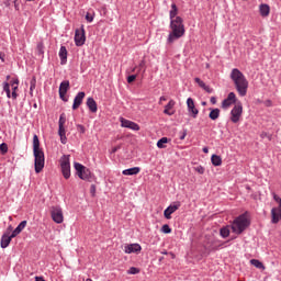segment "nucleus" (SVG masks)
Listing matches in <instances>:
<instances>
[{
	"instance_id": "nucleus-51",
	"label": "nucleus",
	"mask_w": 281,
	"mask_h": 281,
	"mask_svg": "<svg viewBox=\"0 0 281 281\" xmlns=\"http://www.w3.org/2000/svg\"><path fill=\"white\" fill-rule=\"evenodd\" d=\"M61 144H67V135L66 136H59Z\"/></svg>"
},
{
	"instance_id": "nucleus-10",
	"label": "nucleus",
	"mask_w": 281,
	"mask_h": 281,
	"mask_svg": "<svg viewBox=\"0 0 281 281\" xmlns=\"http://www.w3.org/2000/svg\"><path fill=\"white\" fill-rule=\"evenodd\" d=\"M179 207H181V202L176 201V202L171 203V204L164 211V216H165V218H167V221H170V218H172V214H175V212H177V210H179Z\"/></svg>"
},
{
	"instance_id": "nucleus-35",
	"label": "nucleus",
	"mask_w": 281,
	"mask_h": 281,
	"mask_svg": "<svg viewBox=\"0 0 281 281\" xmlns=\"http://www.w3.org/2000/svg\"><path fill=\"white\" fill-rule=\"evenodd\" d=\"M232 104H234L233 101H229V100H227V99H224V100L222 101V109H229V106H232Z\"/></svg>"
},
{
	"instance_id": "nucleus-36",
	"label": "nucleus",
	"mask_w": 281,
	"mask_h": 281,
	"mask_svg": "<svg viewBox=\"0 0 281 281\" xmlns=\"http://www.w3.org/2000/svg\"><path fill=\"white\" fill-rule=\"evenodd\" d=\"M226 99L233 104H236V93L229 92Z\"/></svg>"
},
{
	"instance_id": "nucleus-30",
	"label": "nucleus",
	"mask_w": 281,
	"mask_h": 281,
	"mask_svg": "<svg viewBox=\"0 0 281 281\" xmlns=\"http://www.w3.org/2000/svg\"><path fill=\"white\" fill-rule=\"evenodd\" d=\"M37 54L38 56H44L45 54V44H43V42L37 44Z\"/></svg>"
},
{
	"instance_id": "nucleus-62",
	"label": "nucleus",
	"mask_w": 281,
	"mask_h": 281,
	"mask_svg": "<svg viewBox=\"0 0 281 281\" xmlns=\"http://www.w3.org/2000/svg\"><path fill=\"white\" fill-rule=\"evenodd\" d=\"M14 8H15L16 11H19V10H20L19 3H15V4H14Z\"/></svg>"
},
{
	"instance_id": "nucleus-39",
	"label": "nucleus",
	"mask_w": 281,
	"mask_h": 281,
	"mask_svg": "<svg viewBox=\"0 0 281 281\" xmlns=\"http://www.w3.org/2000/svg\"><path fill=\"white\" fill-rule=\"evenodd\" d=\"M194 170L199 175H205V167H203V166H198V167L194 168Z\"/></svg>"
},
{
	"instance_id": "nucleus-17",
	"label": "nucleus",
	"mask_w": 281,
	"mask_h": 281,
	"mask_svg": "<svg viewBox=\"0 0 281 281\" xmlns=\"http://www.w3.org/2000/svg\"><path fill=\"white\" fill-rule=\"evenodd\" d=\"M139 172H142V168H139V167H132L130 169H124L122 171V175H124V177H133L135 175H139Z\"/></svg>"
},
{
	"instance_id": "nucleus-9",
	"label": "nucleus",
	"mask_w": 281,
	"mask_h": 281,
	"mask_svg": "<svg viewBox=\"0 0 281 281\" xmlns=\"http://www.w3.org/2000/svg\"><path fill=\"white\" fill-rule=\"evenodd\" d=\"M50 216L54 223H57L58 225L65 221V216L63 215V207L60 206H53L50 209Z\"/></svg>"
},
{
	"instance_id": "nucleus-47",
	"label": "nucleus",
	"mask_w": 281,
	"mask_h": 281,
	"mask_svg": "<svg viewBox=\"0 0 281 281\" xmlns=\"http://www.w3.org/2000/svg\"><path fill=\"white\" fill-rule=\"evenodd\" d=\"M77 128H78L79 133L85 134L86 128L83 127V125L78 124Z\"/></svg>"
},
{
	"instance_id": "nucleus-1",
	"label": "nucleus",
	"mask_w": 281,
	"mask_h": 281,
	"mask_svg": "<svg viewBox=\"0 0 281 281\" xmlns=\"http://www.w3.org/2000/svg\"><path fill=\"white\" fill-rule=\"evenodd\" d=\"M231 80H233L235 89L239 95L245 98V95H247V89H249V81L243 71H240L238 68H233L231 71Z\"/></svg>"
},
{
	"instance_id": "nucleus-20",
	"label": "nucleus",
	"mask_w": 281,
	"mask_h": 281,
	"mask_svg": "<svg viewBox=\"0 0 281 281\" xmlns=\"http://www.w3.org/2000/svg\"><path fill=\"white\" fill-rule=\"evenodd\" d=\"M175 104H177V102H175V100H170L169 102H168V104L167 105H165V110H164V113H165V115H175V111H170V110H172V109H175Z\"/></svg>"
},
{
	"instance_id": "nucleus-38",
	"label": "nucleus",
	"mask_w": 281,
	"mask_h": 281,
	"mask_svg": "<svg viewBox=\"0 0 281 281\" xmlns=\"http://www.w3.org/2000/svg\"><path fill=\"white\" fill-rule=\"evenodd\" d=\"M194 82H196V85H199V87H201V89H205V87L207 86V85H205L204 81L201 80V78H199V77H196V78L194 79Z\"/></svg>"
},
{
	"instance_id": "nucleus-33",
	"label": "nucleus",
	"mask_w": 281,
	"mask_h": 281,
	"mask_svg": "<svg viewBox=\"0 0 281 281\" xmlns=\"http://www.w3.org/2000/svg\"><path fill=\"white\" fill-rule=\"evenodd\" d=\"M161 233H162V234H172V228H170V225L165 224V225H162V227H161Z\"/></svg>"
},
{
	"instance_id": "nucleus-21",
	"label": "nucleus",
	"mask_w": 281,
	"mask_h": 281,
	"mask_svg": "<svg viewBox=\"0 0 281 281\" xmlns=\"http://www.w3.org/2000/svg\"><path fill=\"white\" fill-rule=\"evenodd\" d=\"M271 12V8L267 3H261L259 5V13L261 16H269V13Z\"/></svg>"
},
{
	"instance_id": "nucleus-57",
	"label": "nucleus",
	"mask_w": 281,
	"mask_h": 281,
	"mask_svg": "<svg viewBox=\"0 0 281 281\" xmlns=\"http://www.w3.org/2000/svg\"><path fill=\"white\" fill-rule=\"evenodd\" d=\"M203 153H205V154H207V153H210V149L207 148V147H203Z\"/></svg>"
},
{
	"instance_id": "nucleus-11",
	"label": "nucleus",
	"mask_w": 281,
	"mask_h": 281,
	"mask_svg": "<svg viewBox=\"0 0 281 281\" xmlns=\"http://www.w3.org/2000/svg\"><path fill=\"white\" fill-rule=\"evenodd\" d=\"M120 122H121L122 128H130V131H139V124L133 121L121 117Z\"/></svg>"
},
{
	"instance_id": "nucleus-56",
	"label": "nucleus",
	"mask_w": 281,
	"mask_h": 281,
	"mask_svg": "<svg viewBox=\"0 0 281 281\" xmlns=\"http://www.w3.org/2000/svg\"><path fill=\"white\" fill-rule=\"evenodd\" d=\"M12 91H14L16 93V91H19V86H13Z\"/></svg>"
},
{
	"instance_id": "nucleus-28",
	"label": "nucleus",
	"mask_w": 281,
	"mask_h": 281,
	"mask_svg": "<svg viewBox=\"0 0 281 281\" xmlns=\"http://www.w3.org/2000/svg\"><path fill=\"white\" fill-rule=\"evenodd\" d=\"M220 236H222V238H227L229 236V227H222L220 229Z\"/></svg>"
},
{
	"instance_id": "nucleus-64",
	"label": "nucleus",
	"mask_w": 281,
	"mask_h": 281,
	"mask_svg": "<svg viewBox=\"0 0 281 281\" xmlns=\"http://www.w3.org/2000/svg\"><path fill=\"white\" fill-rule=\"evenodd\" d=\"M246 190H251V187H249V186H246Z\"/></svg>"
},
{
	"instance_id": "nucleus-29",
	"label": "nucleus",
	"mask_w": 281,
	"mask_h": 281,
	"mask_svg": "<svg viewBox=\"0 0 281 281\" xmlns=\"http://www.w3.org/2000/svg\"><path fill=\"white\" fill-rule=\"evenodd\" d=\"M168 137H162L157 142L158 148H166V144H168Z\"/></svg>"
},
{
	"instance_id": "nucleus-14",
	"label": "nucleus",
	"mask_w": 281,
	"mask_h": 281,
	"mask_svg": "<svg viewBox=\"0 0 281 281\" xmlns=\"http://www.w3.org/2000/svg\"><path fill=\"white\" fill-rule=\"evenodd\" d=\"M142 246L139 244H128L124 246L125 254H139Z\"/></svg>"
},
{
	"instance_id": "nucleus-34",
	"label": "nucleus",
	"mask_w": 281,
	"mask_h": 281,
	"mask_svg": "<svg viewBox=\"0 0 281 281\" xmlns=\"http://www.w3.org/2000/svg\"><path fill=\"white\" fill-rule=\"evenodd\" d=\"M137 273H139V268L131 267V268L127 270V274H128V276H137Z\"/></svg>"
},
{
	"instance_id": "nucleus-63",
	"label": "nucleus",
	"mask_w": 281,
	"mask_h": 281,
	"mask_svg": "<svg viewBox=\"0 0 281 281\" xmlns=\"http://www.w3.org/2000/svg\"><path fill=\"white\" fill-rule=\"evenodd\" d=\"M261 137H267V133H262V134H261Z\"/></svg>"
},
{
	"instance_id": "nucleus-6",
	"label": "nucleus",
	"mask_w": 281,
	"mask_h": 281,
	"mask_svg": "<svg viewBox=\"0 0 281 281\" xmlns=\"http://www.w3.org/2000/svg\"><path fill=\"white\" fill-rule=\"evenodd\" d=\"M60 168L64 179H70L71 177V164L69 162V155H64L60 158Z\"/></svg>"
},
{
	"instance_id": "nucleus-7",
	"label": "nucleus",
	"mask_w": 281,
	"mask_h": 281,
	"mask_svg": "<svg viewBox=\"0 0 281 281\" xmlns=\"http://www.w3.org/2000/svg\"><path fill=\"white\" fill-rule=\"evenodd\" d=\"M240 117H243V103H237L231 111V122L238 124Z\"/></svg>"
},
{
	"instance_id": "nucleus-31",
	"label": "nucleus",
	"mask_w": 281,
	"mask_h": 281,
	"mask_svg": "<svg viewBox=\"0 0 281 281\" xmlns=\"http://www.w3.org/2000/svg\"><path fill=\"white\" fill-rule=\"evenodd\" d=\"M34 89H36V77H33L30 81V94L34 93Z\"/></svg>"
},
{
	"instance_id": "nucleus-48",
	"label": "nucleus",
	"mask_w": 281,
	"mask_h": 281,
	"mask_svg": "<svg viewBox=\"0 0 281 281\" xmlns=\"http://www.w3.org/2000/svg\"><path fill=\"white\" fill-rule=\"evenodd\" d=\"M204 91H206V93H213L214 89H212L210 86H205Z\"/></svg>"
},
{
	"instance_id": "nucleus-37",
	"label": "nucleus",
	"mask_w": 281,
	"mask_h": 281,
	"mask_svg": "<svg viewBox=\"0 0 281 281\" xmlns=\"http://www.w3.org/2000/svg\"><path fill=\"white\" fill-rule=\"evenodd\" d=\"M0 153L1 155H5L8 153V144L5 143L0 144Z\"/></svg>"
},
{
	"instance_id": "nucleus-3",
	"label": "nucleus",
	"mask_w": 281,
	"mask_h": 281,
	"mask_svg": "<svg viewBox=\"0 0 281 281\" xmlns=\"http://www.w3.org/2000/svg\"><path fill=\"white\" fill-rule=\"evenodd\" d=\"M249 225H251V221L247 218V212H246L240 214L233 221L231 225V229L233 234H237L239 236L240 234H243V232L247 229V227H249Z\"/></svg>"
},
{
	"instance_id": "nucleus-8",
	"label": "nucleus",
	"mask_w": 281,
	"mask_h": 281,
	"mask_svg": "<svg viewBox=\"0 0 281 281\" xmlns=\"http://www.w3.org/2000/svg\"><path fill=\"white\" fill-rule=\"evenodd\" d=\"M87 41V35L85 33V25H81L80 29L75 31V45L77 47H82Z\"/></svg>"
},
{
	"instance_id": "nucleus-32",
	"label": "nucleus",
	"mask_w": 281,
	"mask_h": 281,
	"mask_svg": "<svg viewBox=\"0 0 281 281\" xmlns=\"http://www.w3.org/2000/svg\"><path fill=\"white\" fill-rule=\"evenodd\" d=\"M65 122H67V117L65 116V113H63L59 116L58 127H65Z\"/></svg>"
},
{
	"instance_id": "nucleus-13",
	"label": "nucleus",
	"mask_w": 281,
	"mask_h": 281,
	"mask_svg": "<svg viewBox=\"0 0 281 281\" xmlns=\"http://www.w3.org/2000/svg\"><path fill=\"white\" fill-rule=\"evenodd\" d=\"M86 95L87 94L83 91L76 94L72 103V111H78V109H80V105L82 104Z\"/></svg>"
},
{
	"instance_id": "nucleus-41",
	"label": "nucleus",
	"mask_w": 281,
	"mask_h": 281,
	"mask_svg": "<svg viewBox=\"0 0 281 281\" xmlns=\"http://www.w3.org/2000/svg\"><path fill=\"white\" fill-rule=\"evenodd\" d=\"M93 19H94V14H91V13L86 14V21H88V23H93Z\"/></svg>"
},
{
	"instance_id": "nucleus-18",
	"label": "nucleus",
	"mask_w": 281,
	"mask_h": 281,
	"mask_svg": "<svg viewBox=\"0 0 281 281\" xmlns=\"http://www.w3.org/2000/svg\"><path fill=\"white\" fill-rule=\"evenodd\" d=\"M27 227V221H22L18 227H15V229L11 233V238H16V236H19V234H21V232H23V228Z\"/></svg>"
},
{
	"instance_id": "nucleus-52",
	"label": "nucleus",
	"mask_w": 281,
	"mask_h": 281,
	"mask_svg": "<svg viewBox=\"0 0 281 281\" xmlns=\"http://www.w3.org/2000/svg\"><path fill=\"white\" fill-rule=\"evenodd\" d=\"M11 98H12L13 100H16V98H19V94H18L16 92L12 91Z\"/></svg>"
},
{
	"instance_id": "nucleus-16",
	"label": "nucleus",
	"mask_w": 281,
	"mask_h": 281,
	"mask_svg": "<svg viewBox=\"0 0 281 281\" xmlns=\"http://www.w3.org/2000/svg\"><path fill=\"white\" fill-rule=\"evenodd\" d=\"M86 104L91 113H98V103L93 97H89Z\"/></svg>"
},
{
	"instance_id": "nucleus-12",
	"label": "nucleus",
	"mask_w": 281,
	"mask_h": 281,
	"mask_svg": "<svg viewBox=\"0 0 281 281\" xmlns=\"http://www.w3.org/2000/svg\"><path fill=\"white\" fill-rule=\"evenodd\" d=\"M187 109H188V113H190V115L193 119H196V116L199 115V109H196V106L194 105V99L192 98L187 99Z\"/></svg>"
},
{
	"instance_id": "nucleus-45",
	"label": "nucleus",
	"mask_w": 281,
	"mask_h": 281,
	"mask_svg": "<svg viewBox=\"0 0 281 281\" xmlns=\"http://www.w3.org/2000/svg\"><path fill=\"white\" fill-rule=\"evenodd\" d=\"M187 136H188V130H183L182 132H180L179 139L183 140L186 139Z\"/></svg>"
},
{
	"instance_id": "nucleus-54",
	"label": "nucleus",
	"mask_w": 281,
	"mask_h": 281,
	"mask_svg": "<svg viewBox=\"0 0 281 281\" xmlns=\"http://www.w3.org/2000/svg\"><path fill=\"white\" fill-rule=\"evenodd\" d=\"M210 102L211 104H216V97H211Z\"/></svg>"
},
{
	"instance_id": "nucleus-46",
	"label": "nucleus",
	"mask_w": 281,
	"mask_h": 281,
	"mask_svg": "<svg viewBox=\"0 0 281 281\" xmlns=\"http://www.w3.org/2000/svg\"><path fill=\"white\" fill-rule=\"evenodd\" d=\"M10 85H11V87H16V86H19V78L12 79V80L10 81Z\"/></svg>"
},
{
	"instance_id": "nucleus-44",
	"label": "nucleus",
	"mask_w": 281,
	"mask_h": 281,
	"mask_svg": "<svg viewBox=\"0 0 281 281\" xmlns=\"http://www.w3.org/2000/svg\"><path fill=\"white\" fill-rule=\"evenodd\" d=\"M2 85H3V91L5 93L10 92V83L8 81H4Z\"/></svg>"
},
{
	"instance_id": "nucleus-40",
	"label": "nucleus",
	"mask_w": 281,
	"mask_h": 281,
	"mask_svg": "<svg viewBox=\"0 0 281 281\" xmlns=\"http://www.w3.org/2000/svg\"><path fill=\"white\" fill-rule=\"evenodd\" d=\"M58 135L59 137L67 135V131L65 130V127H58Z\"/></svg>"
},
{
	"instance_id": "nucleus-58",
	"label": "nucleus",
	"mask_w": 281,
	"mask_h": 281,
	"mask_svg": "<svg viewBox=\"0 0 281 281\" xmlns=\"http://www.w3.org/2000/svg\"><path fill=\"white\" fill-rule=\"evenodd\" d=\"M10 232H12V225H10L9 227H8V231L5 232V234H10Z\"/></svg>"
},
{
	"instance_id": "nucleus-2",
	"label": "nucleus",
	"mask_w": 281,
	"mask_h": 281,
	"mask_svg": "<svg viewBox=\"0 0 281 281\" xmlns=\"http://www.w3.org/2000/svg\"><path fill=\"white\" fill-rule=\"evenodd\" d=\"M33 155L35 172L38 175L45 168V153L41 148V140L36 134L33 136Z\"/></svg>"
},
{
	"instance_id": "nucleus-19",
	"label": "nucleus",
	"mask_w": 281,
	"mask_h": 281,
	"mask_svg": "<svg viewBox=\"0 0 281 281\" xmlns=\"http://www.w3.org/2000/svg\"><path fill=\"white\" fill-rule=\"evenodd\" d=\"M67 47L60 46L59 49V58H60V65H67Z\"/></svg>"
},
{
	"instance_id": "nucleus-5",
	"label": "nucleus",
	"mask_w": 281,
	"mask_h": 281,
	"mask_svg": "<svg viewBox=\"0 0 281 281\" xmlns=\"http://www.w3.org/2000/svg\"><path fill=\"white\" fill-rule=\"evenodd\" d=\"M74 168L79 179H81L82 181H91V178L93 177L91 169L87 168L80 162H74Z\"/></svg>"
},
{
	"instance_id": "nucleus-25",
	"label": "nucleus",
	"mask_w": 281,
	"mask_h": 281,
	"mask_svg": "<svg viewBox=\"0 0 281 281\" xmlns=\"http://www.w3.org/2000/svg\"><path fill=\"white\" fill-rule=\"evenodd\" d=\"M211 164H213L214 166H222L223 165V158H221V156L214 154L211 157Z\"/></svg>"
},
{
	"instance_id": "nucleus-55",
	"label": "nucleus",
	"mask_w": 281,
	"mask_h": 281,
	"mask_svg": "<svg viewBox=\"0 0 281 281\" xmlns=\"http://www.w3.org/2000/svg\"><path fill=\"white\" fill-rule=\"evenodd\" d=\"M90 192H91V194H95V184L91 186Z\"/></svg>"
},
{
	"instance_id": "nucleus-15",
	"label": "nucleus",
	"mask_w": 281,
	"mask_h": 281,
	"mask_svg": "<svg viewBox=\"0 0 281 281\" xmlns=\"http://www.w3.org/2000/svg\"><path fill=\"white\" fill-rule=\"evenodd\" d=\"M12 235H10V233H4L1 237V248L2 249H7V247H10V243H12Z\"/></svg>"
},
{
	"instance_id": "nucleus-60",
	"label": "nucleus",
	"mask_w": 281,
	"mask_h": 281,
	"mask_svg": "<svg viewBox=\"0 0 281 281\" xmlns=\"http://www.w3.org/2000/svg\"><path fill=\"white\" fill-rule=\"evenodd\" d=\"M159 100H160V102H166L167 99H166V97H160Z\"/></svg>"
},
{
	"instance_id": "nucleus-49",
	"label": "nucleus",
	"mask_w": 281,
	"mask_h": 281,
	"mask_svg": "<svg viewBox=\"0 0 281 281\" xmlns=\"http://www.w3.org/2000/svg\"><path fill=\"white\" fill-rule=\"evenodd\" d=\"M120 148H122V146H120V145L113 147L112 150H111V154H112V155H115V153H117V150H120Z\"/></svg>"
},
{
	"instance_id": "nucleus-59",
	"label": "nucleus",
	"mask_w": 281,
	"mask_h": 281,
	"mask_svg": "<svg viewBox=\"0 0 281 281\" xmlns=\"http://www.w3.org/2000/svg\"><path fill=\"white\" fill-rule=\"evenodd\" d=\"M7 93V98H12V92L9 91V92H5Z\"/></svg>"
},
{
	"instance_id": "nucleus-4",
	"label": "nucleus",
	"mask_w": 281,
	"mask_h": 281,
	"mask_svg": "<svg viewBox=\"0 0 281 281\" xmlns=\"http://www.w3.org/2000/svg\"><path fill=\"white\" fill-rule=\"evenodd\" d=\"M169 27H170L171 32L168 35L167 43H168V45H172V43H175V41H179V38L184 36L186 25H183V24L175 25L173 24V26H169Z\"/></svg>"
},
{
	"instance_id": "nucleus-22",
	"label": "nucleus",
	"mask_w": 281,
	"mask_h": 281,
	"mask_svg": "<svg viewBox=\"0 0 281 281\" xmlns=\"http://www.w3.org/2000/svg\"><path fill=\"white\" fill-rule=\"evenodd\" d=\"M209 111H211L209 113L210 120L216 121L218 120V117H221V110L218 108H215V109L210 108Z\"/></svg>"
},
{
	"instance_id": "nucleus-50",
	"label": "nucleus",
	"mask_w": 281,
	"mask_h": 281,
	"mask_svg": "<svg viewBox=\"0 0 281 281\" xmlns=\"http://www.w3.org/2000/svg\"><path fill=\"white\" fill-rule=\"evenodd\" d=\"M273 200L279 203L281 201V198H279L278 194H276V192L272 193Z\"/></svg>"
},
{
	"instance_id": "nucleus-42",
	"label": "nucleus",
	"mask_w": 281,
	"mask_h": 281,
	"mask_svg": "<svg viewBox=\"0 0 281 281\" xmlns=\"http://www.w3.org/2000/svg\"><path fill=\"white\" fill-rule=\"evenodd\" d=\"M137 79V75H131L127 77V82L128 85L135 82V80Z\"/></svg>"
},
{
	"instance_id": "nucleus-23",
	"label": "nucleus",
	"mask_w": 281,
	"mask_h": 281,
	"mask_svg": "<svg viewBox=\"0 0 281 281\" xmlns=\"http://www.w3.org/2000/svg\"><path fill=\"white\" fill-rule=\"evenodd\" d=\"M179 14V8H177L176 3L171 4V10L169 11V19H177Z\"/></svg>"
},
{
	"instance_id": "nucleus-61",
	"label": "nucleus",
	"mask_w": 281,
	"mask_h": 281,
	"mask_svg": "<svg viewBox=\"0 0 281 281\" xmlns=\"http://www.w3.org/2000/svg\"><path fill=\"white\" fill-rule=\"evenodd\" d=\"M144 65H146V61L142 60V61L139 63V67H144Z\"/></svg>"
},
{
	"instance_id": "nucleus-26",
	"label": "nucleus",
	"mask_w": 281,
	"mask_h": 281,
	"mask_svg": "<svg viewBox=\"0 0 281 281\" xmlns=\"http://www.w3.org/2000/svg\"><path fill=\"white\" fill-rule=\"evenodd\" d=\"M173 25H183V18L182 16H176L170 20L169 27H173Z\"/></svg>"
},
{
	"instance_id": "nucleus-24",
	"label": "nucleus",
	"mask_w": 281,
	"mask_h": 281,
	"mask_svg": "<svg viewBox=\"0 0 281 281\" xmlns=\"http://www.w3.org/2000/svg\"><path fill=\"white\" fill-rule=\"evenodd\" d=\"M69 91V80H64L59 85V93H67Z\"/></svg>"
},
{
	"instance_id": "nucleus-27",
	"label": "nucleus",
	"mask_w": 281,
	"mask_h": 281,
	"mask_svg": "<svg viewBox=\"0 0 281 281\" xmlns=\"http://www.w3.org/2000/svg\"><path fill=\"white\" fill-rule=\"evenodd\" d=\"M250 263L252 267H256V269H265V265L258 259H251Z\"/></svg>"
},
{
	"instance_id": "nucleus-53",
	"label": "nucleus",
	"mask_w": 281,
	"mask_h": 281,
	"mask_svg": "<svg viewBox=\"0 0 281 281\" xmlns=\"http://www.w3.org/2000/svg\"><path fill=\"white\" fill-rule=\"evenodd\" d=\"M0 60H2V63H5V54L0 53Z\"/></svg>"
},
{
	"instance_id": "nucleus-43",
	"label": "nucleus",
	"mask_w": 281,
	"mask_h": 281,
	"mask_svg": "<svg viewBox=\"0 0 281 281\" xmlns=\"http://www.w3.org/2000/svg\"><path fill=\"white\" fill-rule=\"evenodd\" d=\"M67 92H59V98L63 100V102H69V99H67Z\"/></svg>"
}]
</instances>
